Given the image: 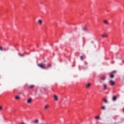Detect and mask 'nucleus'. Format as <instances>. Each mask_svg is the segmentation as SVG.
Here are the masks:
<instances>
[{
  "label": "nucleus",
  "instance_id": "f257e3e1",
  "mask_svg": "<svg viewBox=\"0 0 124 124\" xmlns=\"http://www.w3.org/2000/svg\"><path fill=\"white\" fill-rule=\"evenodd\" d=\"M38 66H39V67H40L41 68H42V69H48V67H47V66H46L45 64H44V63L38 64Z\"/></svg>",
  "mask_w": 124,
  "mask_h": 124
},
{
  "label": "nucleus",
  "instance_id": "f03ea898",
  "mask_svg": "<svg viewBox=\"0 0 124 124\" xmlns=\"http://www.w3.org/2000/svg\"><path fill=\"white\" fill-rule=\"evenodd\" d=\"M101 36L102 38H107V37H108V33H103L102 34H101Z\"/></svg>",
  "mask_w": 124,
  "mask_h": 124
},
{
  "label": "nucleus",
  "instance_id": "7ed1b4c3",
  "mask_svg": "<svg viewBox=\"0 0 124 124\" xmlns=\"http://www.w3.org/2000/svg\"><path fill=\"white\" fill-rule=\"evenodd\" d=\"M109 83L110 86H114V85H115V82L113 80H109Z\"/></svg>",
  "mask_w": 124,
  "mask_h": 124
},
{
  "label": "nucleus",
  "instance_id": "20e7f679",
  "mask_svg": "<svg viewBox=\"0 0 124 124\" xmlns=\"http://www.w3.org/2000/svg\"><path fill=\"white\" fill-rule=\"evenodd\" d=\"M54 99L56 101H58L59 100V97H58V96L56 95L54 96Z\"/></svg>",
  "mask_w": 124,
  "mask_h": 124
},
{
  "label": "nucleus",
  "instance_id": "39448f33",
  "mask_svg": "<svg viewBox=\"0 0 124 124\" xmlns=\"http://www.w3.org/2000/svg\"><path fill=\"white\" fill-rule=\"evenodd\" d=\"M38 24H39V25H42V23H43V22L42 21V20L39 19L38 20Z\"/></svg>",
  "mask_w": 124,
  "mask_h": 124
},
{
  "label": "nucleus",
  "instance_id": "423d86ee",
  "mask_svg": "<svg viewBox=\"0 0 124 124\" xmlns=\"http://www.w3.org/2000/svg\"><path fill=\"white\" fill-rule=\"evenodd\" d=\"M104 23L105 25H109V22L107 20H104Z\"/></svg>",
  "mask_w": 124,
  "mask_h": 124
},
{
  "label": "nucleus",
  "instance_id": "0eeeda50",
  "mask_svg": "<svg viewBox=\"0 0 124 124\" xmlns=\"http://www.w3.org/2000/svg\"><path fill=\"white\" fill-rule=\"evenodd\" d=\"M103 88L104 90L105 91L106 90H107V84H103Z\"/></svg>",
  "mask_w": 124,
  "mask_h": 124
},
{
  "label": "nucleus",
  "instance_id": "6e6552de",
  "mask_svg": "<svg viewBox=\"0 0 124 124\" xmlns=\"http://www.w3.org/2000/svg\"><path fill=\"white\" fill-rule=\"evenodd\" d=\"M31 101H32V100L31 99V98H29V99L27 100L28 103H29V104L31 103Z\"/></svg>",
  "mask_w": 124,
  "mask_h": 124
},
{
  "label": "nucleus",
  "instance_id": "1a4fd4ad",
  "mask_svg": "<svg viewBox=\"0 0 124 124\" xmlns=\"http://www.w3.org/2000/svg\"><path fill=\"white\" fill-rule=\"evenodd\" d=\"M52 66V64H51V63H48L46 67H47V68H49V67H51V66Z\"/></svg>",
  "mask_w": 124,
  "mask_h": 124
},
{
  "label": "nucleus",
  "instance_id": "9d476101",
  "mask_svg": "<svg viewBox=\"0 0 124 124\" xmlns=\"http://www.w3.org/2000/svg\"><path fill=\"white\" fill-rule=\"evenodd\" d=\"M112 100L113 101H116L117 100V97L116 96H114L112 97Z\"/></svg>",
  "mask_w": 124,
  "mask_h": 124
},
{
  "label": "nucleus",
  "instance_id": "9b49d317",
  "mask_svg": "<svg viewBox=\"0 0 124 124\" xmlns=\"http://www.w3.org/2000/svg\"><path fill=\"white\" fill-rule=\"evenodd\" d=\"M91 86H92V84L91 83H88L87 85H86V88H90V87H91Z\"/></svg>",
  "mask_w": 124,
  "mask_h": 124
},
{
  "label": "nucleus",
  "instance_id": "f8f14e48",
  "mask_svg": "<svg viewBox=\"0 0 124 124\" xmlns=\"http://www.w3.org/2000/svg\"><path fill=\"white\" fill-rule=\"evenodd\" d=\"M39 121L38 120V119H36L34 121V123L36 124H38Z\"/></svg>",
  "mask_w": 124,
  "mask_h": 124
},
{
  "label": "nucleus",
  "instance_id": "ddd939ff",
  "mask_svg": "<svg viewBox=\"0 0 124 124\" xmlns=\"http://www.w3.org/2000/svg\"><path fill=\"white\" fill-rule=\"evenodd\" d=\"M95 119H96V120H100V116H97L95 117Z\"/></svg>",
  "mask_w": 124,
  "mask_h": 124
},
{
  "label": "nucleus",
  "instance_id": "4468645a",
  "mask_svg": "<svg viewBox=\"0 0 124 124\" xmlns=\"http://www.w3.org/2000/svg\"><path fill=\"white\" fill-rule=\"evenodd\" d=\"M30 89H33L34 88V85H31L29 86Z\"/></svg>",
  "mask_w": 124,
  "mask_h": 124
},
{
  "label": "nucleus",
  "instance_id": "2eb2a0df",
  "mask_svg": "<svg viewBox=\"0 0 124 124\" xmlns=\"http://www.w3.org/2000/svg\"><path fill=\"white\" fill-rule=\"evenodd\" d=\"M109 76L110 78H114V75H113L112 73L109 74Z\"/></svg>",
  "mask_w": 124,
  "mask_h": 124
},
{
  "label": "nucleus",
  "instance_id": "dca6fc26",
  "mask_svg": "<svg viewBox=\"0 0 124 124\" xmlns=\"http://www.w3.org/2000/svg\"><path fill=\"white\" fill-rule=\"evenodd\" d=\"M101 79V80H103V81H104V80H105V79H106V77L103 76V77H102Z\"/></svg>",
  "mask_w": 124,
  "mask_h": 124
},
{
  "label": "nucleus",
  "instance_id": "f3484780",
  "mask_svg": "<svg viewBox=\"0 0 124 124\" xmlns=\"http://www.w3.org/2000/svg\"><path fill=\"white\" fill-rule=\"evenodd\" d=\"M48 108H49V106H48L47 105H46L45 106V110H47V109H48Z\"/></svg>",
  "mask_w": 124,
  "mask_h": 124
},
{
  "label": "nucleus",
  "instance_id": "a211bd4d",
  "mask_svg": "<svg viewBox=\"0 0 124 124\" xmlns=\"http://www.w3.org/2000/svg\"><path fill=\"white\" fill-rule=\"evenodd\" d=\"M106 109V108L105 107V106H102V107H101V109L102 110H105Z\"/></svg>",
  "mask_w": 124,
  "mask_h": 124
},
{
  "label": "nucleus",
  "instance_id": "6ab92c4d",
  "mask_svg": "<svg viewBox=\"0 0 124 124\" xmlns=\"http://www.w3.org/2000/svg\"><path fill=\"white\" fill-rule=\"evenodd\" d=\"M19 56L20 57H24V56H25V53H23V54H19Z\"/></svg>",
  "mask_w": 124,
  "mask_h": 124
},
{
  "label": "nucleus",
  "instance_id": "aec40b11",
  "mask_svg": "<svg viewBox=\"0 0 124 124\" xmlns=\"http://www.w3.org/2000/svg\"><path fill=\"white\" fill-rule=\"evenodd\" d=\"M15 99H17V100L20 99V96H16L15 97Z\"/></svg>",
  "mask_w": 124,
  "mask_h": 124
},
{
  "label": "nucleus",
  "instance_id": "412c9836",
  "mask_svg": "<svg viewBox=\"0 0 124 124\" xmlns=\"http://www.w3.org/2000/svg\"><path fill=\"white\" fill-rule=\"evenodd\" d=\"M104 101L105 103H107V102H108V101L106 99H104Z\"/></svg>",
  "mask_w": 124,
  "mask_h": 124
},
{
  "label": "nucleus",
  "instance_id": "4be33fe9",
  "mask_svg": "<svg viewBox=\"0 0 124 124\" xmlns=\"http://www.w3.org/2000/svg\"><path fill=\"white\" fill-rule=\"evenodd\" d=\"M0 51H3V48H2V47L0 46Z\"/></svg>",
  "mask_w": 124,
  "mask_h": 124
},
{
  "label": "nucleus",
  "instance_id": "5701e85b",
  "mask_svg": "<svg viewBox=\"0 0 124 124\" xmlns=\"http://www.w3.org/2000/svg\"><path fill=\"white\" fill-rule=\"evenodd\" d=\"M80 59L81 61H83V60L84 59V58H83V56H80Z\"/></svg>",
  "mask_w": 124,
  "mask_h": 124
},
{
  "label": "nucleus",
  "instance_id": "b1692460",
  "mask_svg": "<svg viewBox=\"0 0 124 124\" xmlns=\"http://www.w3.org/2000/svg\"><path fill=\"white\" fill-rule=\"evenodd\" d=\"M83 30H84V31H88V29L86 27H84Z\"/></svg>",
  "mask_w": 124,
  "mask_h": 124
},
{
  "label": "nucleus",
  "instance_id": "393cba45",
  "mask_svg": "<svg viewBox=\"0 0 124 124\" xmlns=\"http://www.w3.org/2000/svg\"><path fill=\"white\" fill-rule=\"evenodd\" d=\"M3 51H7V50L6 48H3Z\"/></svg>",
  "mask_w": 124,
  "mask_h": 124
},
{
  "label": "nucleus",
  "instance_id": "a878e982",
  "mask_svg": "<svg viewBox=\"0 0 124 124\" xmlns=\"http://www.w3.org/2000/svg\"><path fill=\"white\" fill-rule=\"evenodd\" d=\"M1 109H2V107L0 106V110H1Z\"/></svg>",
  "mask_w": 124,
  "mask_h": 124
}]
</instances>
